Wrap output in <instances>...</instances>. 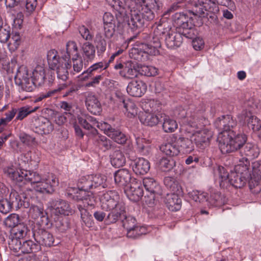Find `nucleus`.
<instances>
[{
	"instance_id": "0e129e2a",
	"label": "nucleus",
	"mask_w": 261,
	"mask_h": 261,
	"mask_svg": "<svg viewBox=\"0 0 261 261\" xmlns=\"http://www.w3.org/2000/svg\"><path fill=\"white\" fill-rule=\"evenodd\" d=\"M66 87H67V85L64 84H63V85L60 86V87L57 89L54 90H50V91H49L45 93H41L38 97H36L35 101V102L40 101L44 98H47V97H49L52 96L54 93H55L57 91H61L63 89H64Z\"/></svg>"
},
{
	"instance_id": "864d4df0",
	"label": "nucleus",
	"mask_w": 261,
	"mask_h": 261,
	"mask_svg": "<svg viewBox=\"0 0 261 261\" xmlns=\"http://www.w3.org/2000/svg\"><path fill=\"white\" fill-rule=\"evenodd\" d=\"M37 109V107L33 109L32 107L28 106L20 108L17 110L18 114L15 118V120H22L29 114L35 112Z\"/></svg>"
},
{
	"instance_id": "423d86ee",
	"label": "nucleus",
	"mask_w": 261,
	"mask_h": 261,
	"mask_svg": "<svg viewBox=\"0 0 261 261\" xmlns=\"http://www.w3.org/2000/svg\"><path fill=\"white\" fill-rule=\"evenodd\" d=\"M237 125V122L233 119L232 116L227 115H223L218 118L215 122V126L219 130L221 131L218 139L219 141V148L221 150V142L225 136L231 135V132L235 136L242 135V134L237 133L236 131Z\"/></svg>"
},
{
	"instance_id": "f3484780",
	"label": "nucleus",
	"mask_w": 261,
	"mask_h": 261,
	"mask_svg": "<svg viewBox=\"0 0 261 261\" xmlns=\"http://www.w3.org/2000/svg\"><path fill=\"white\" fill-rule=\"evenodd\" d=\"M240 121L246 123L253 132L258 131L261 128V121L250 111L244 110L239 116Z\"/></svg>"
},
{
	"instance_id": "f8f14e48",
	"label": "nucleus",
	"mask_w": 261,
	"mask_h": 261,
	"mask_svg": "<svg viewBox=\"0 0 261 261\" xmlns=\"http://www.w3.org/2000/svg\"><path fill=\"white\" fill-rule=\"evenodd\" d=\"M49 204L51 214L55 216H69L74 213V210L65 200L61 199H52Z\"/></svg>"
},
{
	"instance_id": "bf43d9fd",
	"label": "nucleus",
	"mask_w": 261,
	"mask_h": 261,
	"mask_svg": "<svg viewBox=\"0 0 261 261\" xmlns=\"http://www.w3.org/2000/svg\"><path fill=\"white\" fill-rule=\"evenodd\" d=\"M19 216L15 214L10 215L5 220V225L10 228H14L17 227L20 223H19Z\"/></svg>"
},
{
	"instance_id": "0eeeda50",
	"label": "nucleus",
	"mask_w": 261,
	"mask_h": 261,
	"mask_svg": "<svg viewBox=\"0 0 261 261\" xmlns=\"http://www.w3.org/2000/svg\"><path fill=\"white\" fill-rule=\"evenodd\" d=\"M173 23L176 30H180L184 36L188 39H193L196 36V30L191 17L185 13H176L172 17Z\"/></svg>"
},
{
	"instance_id": "f704fd0d",
	"label": "nucleus",
	"mask_w": 261,
	"mask_h": 261,
	"mask_svg": "<svg viewBox=\"0 0 261 261\" xmlns=\"http://www.w3.org/2000/svg\"><path fill=\"white\" fill-rule=\"evenodd\" d=\"M111 164L116 168H119L125 164V158L120 150H115L111 155Z\"/></svg>"
},
{
	"instance_id": "4be33fe9",
	"label": "nucleus",
	"mask_w": 261,
	"mask_h": 261,
	"mask_svg": "<svg viewBox=\"0 0 261 261\" xmlns=\"http://www.w3.org/2000/svg\"><path fill=\"white\" fill-rule=\"evenodd\" d=\"M147 86L142 81H132L127 87V92L134 97H141L146 92Z\"/></svg>"
},
{
	"instance_id": "7ed1b4c3",
	"label": "nucleus",
	"mask_w": 261,
	"mask_h": 261,
	"mask_svg": "<svg viewBox=\"0 0 261 261\" xmlns=\"http://www.w3.org/2000/svg\"><path fill=\"white\" fill-rule=\"evenodd\" d=\"M28 74V70L25 66H20L17 70L15 76L17 84L21 86L23 91L32 92L37 86L42 85L45 79V69L40 65L37 66L32 72L31 76Z\"/></svg>"
},
{
	"instance_id": "6e6d98bb",
	"label": "nucleus",
	"mask_w": 261,
	"mask_h": 261,
	"mask_svg": "<svg viewBox=\"0 0 261 261\" xmlns=\"http://www.w3.org/2000/svg\"><path fill=\"white\" fill-rule=\"evenodd\" d=\"M163 120V128L165 132L171 133L177 128L176 121L169 118H164Z\"/></svg>"
},
{
	"instance_id": "4c0bfd02",
	"label": "nucleus",
	"mask_w": 261,
	"mask_h": 261,
	"mask_svg": "<svg viewBox=\"0 0 261 261\" xmlns=\"http://www.w3.org/2000/svg\"><path fill=\"white\" fill-rule=\"evenodd\" d=\"M121 100H122L121 107H123L125 109L127 117L130 118L135 117L138 113V109L135 103L128 99L126 100L121 98Z\"/></svg>"
},
{
	"instance_id": "cd10ccee",
	"label": "nucleus",
	"mask_w": 261,
	"mask_h": 261,
	"mask_svg": "<svg viewBox=\"0 0 261 261\" xmlns=\"http://www.w3.org/2000/svg\"><path fill=\"white\" fill-rule=\"evenodd\" d=\"M85 102L87 108L91 113L94 115L100 113L101 110V105L95 95L89 94Z\"/></svg>"
},
{
	"instance_id": "ea45409f",
	"label": "nucleus",
	"mask_w": 261,
	"mask_h": 261,
	"mask_svg": "<svg viewBox=\"0 0 261 261\" xmlns=\"http://www.w3.org/2000/svg\"><path fill=\"white\" fill-rule=\"evenodd\" d=\"M28 230L27 226L23 224H19L16 227L13 228V232L9 236V240H24L23 238L26 236Z\"/></svg>"
},
{
	"instance_id": "69168bd1",
	"label": "nucleus",
	"mask_w": 261,
	"mask_h": 261,
	"mask_svg": "<svg viewBox=\"0 0 261 261\" xmlns=\"http://www.w3.org/2000/svg\"><path fill=\"white\" fill-rule=\"evenodd\" d=\"M103 76L102 74H95L92 75V77L86 78V79H90L91 80L86 84V87H95L98 85L101 81L103 80Z\"/></svg>"
},
{
	"instance_id": "e2e57ef3",
	"label": "nucleus",
	"mask_w": 261,
	"mask_h": 261,
	"mask_svg": "<svg viewBox=\"0 0 261 261\" xmlns=\"http://www.w3.org/2000/svg\"><path fill=\"white\" fill-rule=\"evenodd\" d=\"M0 25V41L6 43L10 37V29L9 27Z\"/></svg>"
},
{
	"instance_id": "20e7f679",
	"label": "nucleus",
	"mask_w": 261,
	"mask_h": 261,
	"mask_svg": "<svg viewBox=\"0 0 261 261\" xmlns=\"http://www.w3.org/2000/svg\"><path fill=\"white\" fill-rule=\"evenodd\" d=\"M196 10L192 12L195 15L202 17H208L215 20L216 14L219 12V5L232 8L234 4L231 0H197L195 4Z\"/></svg>"
},
{
	"instance_id": "a18cd8bd",
	"label": "nucleus",
	"mask_w": 261,
	"mask_h": 261,
	"mask_svg": "<svg viewBox=\"0 0 261 261\" xmlns=\"http://www.w3.org/2000/svg\"><path fill=\"white\" fill-rule=\"evenodd\" d=\"M76 199L77 200L83 201L85 204L88 205L93 204V197L91 194H90L88 191L79 189L75 195Z\"/></svg>"
},
{
	"instance_id": "b1692460",
	"label": "nucleus",
	"mask_w": 261,
	"mask_h": 261,
	"mask_svg": "<svg viewBox=\"0 0 261 261\" xmlns=\"http://www.w3.org/2000/svg\"><path fill=\"white\" fill-rule=\"evenodd\" d=\"M251 177V174L245 175L243 174L238 173L237 171L231 172L229 175V185H231L236 188H241L246 183L247 181Z\"/></svg>"
},
{
	"instance_id": "a878e982",
	"label": "nucleus",
	"mask_w": 261,
	"mask_h": 261,
	"mask_svg": "<svg viewBox=\"0 0 261 261\" xmlns=\"http://www.w3.org/2000/svg\"><path fill=\"white\" fill-rule=\"evenodd\" d=\"M132 168L136 174L144 175L150 169V163L143 158H138L132 163Z\"/></svg>"
},
{
	"instance_id": "1a4fd4ad",
	"label": "nucleus",
	"mask_w": 261,
	"mask_h": 261,
	"mask_svg": "<svg viewBox=\"0 0 261 261\" xmlns=\"http://www.w3.org/2000/svg\"><path fill=\"white\" fill-rule=\"evenodd\" d=\"M115 70H119L120 76L126 79H133L138 76L142 66L136 62L128 61L121 62L117 61L114 67Z\"/></svg>"
},
{
	"instance_id": "dca6fc26",
	"label": "nucleus",
	"mask_w": 261,
	"mask_h": 261,
	"mask_svg": "<svg viewBox=\"0 0 261 261\" xmlns=\"http://www.w3.org/2000/svg\"><path fill=\"white\" fill-rule=\"evenodd\" d=\"M127 197L132 201H138L143 196V190L141 180L133 179L129 186L125 189Z\"/></svg>"
},
{
	"instance_id": "6ab92c4d",
	"label": "nucleus",
	"mask_w": 261,
	"mask_h": 261,
	"mask_svg": "<svg viewBox=\"0 0 261 261\" xmlns=\"http://www.w3.org/2000/svg\"><path fill=\"white\" fill-rule=\"evenodd\" d=\"M101 126L105 134L116 143L123 144L126 142L127 139V137L120 130L105 122L101 124Z\"/></svg>"
},
{
	"instance_id": "c03bdc74",
	"label": "nucleus",
	"mask_w": 261,
	"mask_h": 261,
	"mask_svg": "<svg viewBox=\"0 0 261 261\" xmlns=\"http://www.w3.org/2000/svg\"><path fill=\"white\" fill-rule=\"evenodd\" d=\"M164 184L172 193L178 195L181 191V187L178 182L174 178L171 177H167L164 179Z\"/></svg>"
},
{
	"instance_id": "49530a36",
	"label": "nucleus",
	"mask_w": 261,
	"mask_h": 261,
	"mask_svg": "<svg viewBox=\"0 0 261 261\" xmlns=\"http://www.w3.org/2000/svg\"><path fill=\"white\" fill-rule=\"evenodd\" d=\"M159 168L164 172L172 170L175 166V161L173 159L162 158L158 163Z\"/></svg>"
},
{
	"instance_id": "72a5a7b5",
	"label": "nucleus",
	"mask_w": 261,
	"mask_h": 261,
	"mask_svg": "<svg viewBox=\"0 0 261 261\" xmlns=\"http://www.w3.org/2000/svg\"><path fill=\"white\" fill-rule=\"evenodd\" d=\"M71 67V61H64L61 66L56 69V73L59 79L63 81H66L68 78V69Z\"/></svg>"
},
{
	"instance_id": "5701e85b",
	"label": "nucleus",
	"mask_w": 261,
	"mask_h": 261,
	"mask_svg": "<svg viewBox=\"0 0 261 261\" xmlns=\"http://www.w3.org/2000/svg\"><path fill=\"white\" fill-rule=\"evenodd\" d=\"M114 180L115 183L120 187H125L130 184L133 180L130 172L126 169L123 168L115 172Z\"/></svg>"
},
{
	"instance_id": "393cba45",
	"label": "nucleus",
	"mask_w": 261,
	"mask_h": 261,
	"mask_svg": "<svg viewBox=\"0 0 261 261\" xmlns=\"http://www.w3.org/2000/svg\"><path fill=\"white\" fill-rule=\"evenodd\" d=\"M139 118L142 123L150 126H155L162 121V116L155 115L153 112H142L139 114Z\"/></svg>"
},
{
	"instance_id": "37998d69",
	"label": "nucleus",
	"mask_w": 261,
	"mask_h": 261,
	"mask_svg": "<svg viewBox=\"0 0 261 261\" xmlns=\"http://www.w3.org/2000/svg\"><path fill=\"white\" fill-rule=\"evenodd\" d=\"M206 202L210 206H220L224 203V200L221 193L214 192L211 193Z\"/></svg>"
},
{
	"instance_id": "c756f323",
	"label": "nucleus",
	"mask_w": 261,
	"mask_h": 261,
	"mask_svg": "<svg viewBox=\"0 0 261 261\" xmlns=\"http://www.w3.org/2000/svg\"><path fill=\"white\" fill-rule=\"evenodd\" d=\"M214 173L216 176L219 177V183L220 187L227 188L229 186V178L230 174H228L225 168L221 166H217L214 169Z\"/></svg>"
},
{
	"instance_id": "9b49d317",
	"label": "nucleus",
	"mask_w": 261,
	"mask_h": 261,
	"mask_svg": "<svg viewBox=\"0 0 261 261\" xmlns=\"http://www.w3.org/2000/svg\"><path fill=\"white\" fill-rule=\"evenodd\" d=\"M42 226H35L32 229L33 236L37 244L46 247L55 245V239L53 234L46 230Z\"/></svg>"
},
{
	"instance_id": "9d476101",
	"label": "nucleus",
	"mask_w": 261,
	"mask_h": 261,
	"mask_svg": "<svg viewBox=\"0 0 261 261\" xmlns=\"http://www.w3.org/2000/svg\"><path fill=\"white\" fill-rule=\"evenodd\" d=\"M101 207L103 209L108 211L115 208H121L125 206V204L120 198L117 192L114 190L108 191L102 194L100 198Z\"/></svg>"
},
{
	"instance_id": "412c9836",
	"label": "nucleus",
	"mask_w": 261,
	"mask_h": 261,
	"mask_svg": "<svg viewBox=\"0 0 261 261\" xmlns=\"http://www.w3.org/2000/svg\"><path fill=\"white\" fill-rule=\"evenodd\" d=\"M212 137V133L210 131L203 129L193 133L191 138L197 146L199 148H204L208 144Z\"/></svg>"
},
{
	"instance_id": "774afa93",
	"label": "nucleus",
	"mask_w": 261,
	"mask_h": 261,
	"mask_svg": "<svg viewBox=\"0 0 261 261\" xmlns=\"http://www.w3.org/2000/svg\"><path fill=\"white\" fill-rule=\"evenodd\" d=\"M139 49L142 50V53L147 54H154L155 50L153 48L152 45L150 44H147L142 43L139 46Z\"/></svg>"
},
{
	"instance_id": "7c9ffc66",
	"label": "nucleus",
	"mask_w": 261,
	"mask_h": 261,
	"mask_svg": "<svg viewBox=\"0 0 261 261\" xmlns=\"http://www.w3.org/2000/svg\"><path fill=\"white\" fill-rule=\"evenodd\" d=\"M108 67V64L104 67V64L102 62L95 63L82 73V75L83 77L82 79L84 80H86V78L92 77V75H95V74H98V73L99 72L102 70L106 69Z\"/></svg>"
},
{
	"instance_id": "680f3d73",
	"label": "nucleus",
	"mask_w": 261,
	"mask_h": 261,
	"mask_svg": "<svg viewBox=\"0 0 261 261\" xmlns=\"http://www.w3.org/2000/svg\"><path fill=\"white\" fill-rule=\"evenodd\" d=\"M13 209L14 208L8 198H3L0 200V212L2 213L7 214L12 211Z\"/></svg>"
},
{
	"instance_id": "473e14b6",
	"label": "nucleus",
	"mask_w": 261,
	"mask_h": 261,
	"mask_svg": "<svg viewBox=\"0 0 261 261\" xmlns=\"http://www.w3.org/2000/svg\"><path fill=\"white\" fill-rule=\"evenodd\" d=\"M249 167L250 160L247 157H243L239 159L237 165L235 166L234 170L237 171L239 173L246 175L247 174H251Z\"/></svg>"
},
{
	"instance_id": "bb28decb",
	"label": "nucleus",
	"mask_w": 261,
	"mask_h": 261,
	"mask_svg": "<svg viewBox=\"0 0 261 261\" xmlns=\"http://www.w3.org/2000/svg\"><path fill=\"white\" fill-rule=\"evenodd\" d=\"M165 203L168 208L171 211H177L181 206V199L175 193L167 194Z\"/></svg>"
},
{
	"instance_id": "4d7b16f0",
	"label": "nucleus",
	"mask_w": 261,
	"mask_h": 261,
	"mask_svg": "<svg viewBox=\"0 0 261 261\" xmlns=\"http://www.w3.org/2000/svg\"><path fill=\"white\" fill-rule=\"evenodd\" d=\"M79 189L89 191L93 189L90 175L81 177L78 182Z\"/></svg>"
},
{
	"instance_id": "f257e3e1",
	"label": "nucleus",
	"mask_w": 261,
	"mask_h": 261,
	"mask_svg": "<svg viewBox=\"0 0 261 261\" xmlns=\"http://www.w3.org/2000/svg\"><path fill=\"white\" fill-rule=\"evenodd\" d=\"M231 135L225 136L222 140L221 151L223 154L229 153L239 150L242 155H245L249 160L257 158L259 154L258 148L255 145L246 143L247 136L243 134L235 136L231 132Z\"/></svg>"
},
{
	"instance_id": "13d9d810",
	"label": "nucleus",
	"mask_w": 261,
	"mask_h": 261,
	"mask_svg": "<svg viewBox=\"0 0 261 261\" xmlns=\"http://www.w3.org/2000/svg\"><path fill=\"white\" fill-rule=\"evenodd\" d=\"M55 226L60 232H64L69 228V222L66 218L60 217L56 221Z\"/></svg>"
},
{
	"instance_id": "a211bd4d",
	"label": "nucleus",
	"mask_w": 261,
	"mask_h": 261,
	"mask_svg": "<svg viewBox=\"0 0 261 261\" xmlns=\"http://www.w3.org/2000/svg\"><path fill=\"white\" fill-rule=\"evenodd\" d=\"M13 208H28L30 206L29 198L25 196H21L18 192L12 189L8 198Z\"/></svg>"
},
{
	"instance_id": "4468645a",
	"label": "nucleus",
	"mask_w": 261,
	"mask_h": 261,
	"mask_svg": "<svg viewBox=\"0 0 261 261\" xmlns=\"http://www.w3.org/2000/svg\"><path fill=\"white\" fill-rule=\"evenodd\" d=\"M59 182L56 177L53 175L48 176L47 178H42L36 186L34 190L40 193L52 194L55 191V188L58 185Z\"/></svg>"
},
{
	"instance_id": "aec40b11",
	"label": "nucleus",
	"mask_w": 261,
	"mask_h": 261,
	"mask_svg": "<svg viewBox=\"0 0 261 261\" xmlns=\"http://www.w3.org/2000/svg\"><path fill=\"white\" fill-rule=\"evenodd\" d=\"M184 33L180 30L176 32L170 30L166 34L165 41L166 46L169 48L179 47L183 42Z\"/></svg>"
},
{
	"instance_id": "f03ea898",
	"label": "nucleus",
	"mask_w": 261,
	"mask_h": 261,
	"mask_svg": "<svg viewBox=\"0 0 261 261\" xmlns=\"http://www.w3.org/2000/svg\"><path fill=\"white\" fill-rule=\"evenodd\" d=\"M141 10L132 12L130 19L128 20V25L133 30L140 29L152 20L154 12L160 10L162 4L159 0H141Z\"/></svg>"
},
{
	"instance_id": "338daca9",
	"label": "nucleus",
	"mask_w": 261,
	"mask_h": 261,
	"mask_svg": "<svg viewBox=\"0 0 261 261\" xmlns=\"http://www.w3.org/2000/svg\"><path fill=\"white\" fill-rule=\"evenodd\" d=\"M129 56L132 59L139 61L142 60L143 53L139 47H133L129 50Z\"/></svg>"
},
{
	"instance_id": "5fc2aeb1",
	"label": "nucleus",
	"mask_w": 261,
	"mask_h": 261,
	"mask_svg": "<svg viewBox=\"0 0 261 261\" xmlns=\"http://www.w3.org/2000/svg\"><path fill=\"white\" fill-rule=\"evenodd\" d=\"M121 221L122 226L127 230L134 228L137 224L135 218L130 215L126 216V213L124 214V216L122 217Z\"/></svg>"
},
{
	"instance_id": "79ce46f5",
	"label": "nucleus",
	"mask_w": 261,
	"mask_h": 261,
	"mask_svg": "<svg viewBox=\"0 0 261 261\" xmlns=\"http://www.w3.org/2000/svg\"><path fill=\"white\" fill-rule=\"evenodd\" d=\"M193 140L185 138L184 137H180L177 141L178 145L180 146V151H181L184 153H190L194 150V145L193 144Z\"/></svg>"
},
{
	"instance_id": "3c124183",
	"label": "nucleus",
	"mask_w": 261,
	"mask_h": 261,
	"mask_svg": "<svg viewBox=\"0 0 261 261\" xmlns=\"http://www.w3.org/2000/svg\"><path fill=\"white\" fill-rule=\"evenodd\" d=\"M90 177L91 180L92 184L93 185V189L99 187L105 188L107 187V185L106 183V178L105 176L100 174L95 175H90Z\"/></svg>"
},
{
	"instance_id": "2f4dec72",
	"label": "nucleus",
	"mask_w": 261,
	"mask_h": 261,
	"mask_svg": "<svg viewBox=\"0 0 261 261\" xmlns=\"http://www.w3.org/2000/svg\"><path fill=\"white\" fill-rule=\"evenodd\" d=\"M83 59L86 61H92L95 57V47L89 42L83 44L82 48Z\"/></svg>"
},
{
	"instance_id": "2eb2a0df",
	"label": "nucleus",
	"mask_w": 261,
	"mask_h": 261,
	"mask_svg": "<svg viewBox=\"0 0 261 261\" xmlns=\"http://www.w3.org/2000/svg\"><path fill=\"white\" fill-rule=\"evenodd\" d=\"M143 184L147 191L150 193V199L148 204L152 206L154 204L155 198L162 194V190L159 184L153 178L146 177Z\"/></svg>"
},
{
	"instance_id": "8fccbe9b",
	"label": "nucleus",
	"mask_w": 261,
	"mask_h": 261,
	"mask_svg": "<svg viewBox=\"0 0 261 261\" xmlns=\"http://www.w3.org/2000/svg\"><path fill=\"white\" fill-rule=\"evenodd\" d=\"M77 207L80 212L81 218L83 222L86 225L90 226L92 224V216L86 209L85 205L77 204Z\"/></svg>"
},
{
	"instance_id": "ddd939ff",
	"label": "nucleus",
	"mask_w": 261,
	"mask_h": 261,
	"mask_svg": "<svg viewBox=\"0 0 261 261\" xmlns=\"http://www.w3.org/2000/svg\"><path fill=\"white\" fill-rule=\"evenodd\" d=\"M30 215L36 221V226L46 227L51 226L47 213L43 208L37 205H32L30 209Z\"/></svg>"
},
{
	"instance_id": "603ef678",
	"label": "nucleus",
	"mask_w": 261,
	"mask_h": 261,
	"mask_svg": "<svg viewBox=\"0 0 261 261\" xmlns=\"http://www.w3.org/2000/svg\"><path fill=\"white\" fill-rule=\"evenodd\" d=\"M107 3L121 15L125 14V4L120 0H106Z\"/></svg>"
},
{
	"instance_id": "e433bc0d",
	"label": "nucleus",
	"mask_w": 261,
	"mask_h": 261,
	"mask_svg": "<svg viewBox=\"0 0 261 261\" xmlns=\"http://www.w3.org/2000/svg\"><path fill=\"white\" fill-rule=\"evenodd\" d=\"M160 149L162 152L170 156H177L180 152L179 147L174 143H164L160 146Z\"/></svg>"
},
{
	"instance_id": "de8ad7c7",
	"label": "nucleus",
	"mask_w": 261,
	"mask_h": 261,
	"mask_svg": "<svg viewBox=\"0 0 261 261\" xmlns=\"http://www.w3.org/2000/svg\"><path fill=\"white\" fill-rule=\"evenodd\" d=\"M66 53L62 57L63 61H70L71 56L73 54L78 52V48L75 42L73 41H69L66 45Z\"/></svg>"
},
{
	"instance_id": "6e6552de",
	"label": "nucleus",
	"mask_w": 261,
	"mask_h": 261,
	"mask_svg": "<svg viewBox=\"0 0 261 261\" xmlns=\"http://www.w3.org/2000/svg\"><path fill=\"white\" fill-rule=\"evenodd\" d=\"M10 249L19 256L22 254L37 252L41 250L39 244L34 243L31 240L13 239L8 242Z\"/></svg>"
},
{
	"instance_id": "39448f33",
	"label": "nucleus",
	"mask_w": 261,
	"mask_h": 261,
	"mask_svg": "<svg viewBox=\"0 0 261 261\" xmlns=\"http://www.w3.org/2000/svg\"><path fill=\"white\" fill-rule=\"evenodd\" d=\"M5 174L16 185L19 187L27 183H30L34 189L38 182L41 180V176L36 172L30 170L24 171H15L12 168H9L5 172Z\"/></svg>"
},
{
	"instance_id": "c85d7f7f",
	"label": "nucleus",
	"mask_w": 261,
	"mask_h": 261,
	"mask_svg": "<svg viewBox=\"0 0 261 261\" xmlns=\"http://www.w3.org/2000/svg\"><path fill=\"white\" fill-rule=\"evenodd\" d=\"M109 213L107 215L105 219V223L110 224L116 223L119 220H121L124 214L126 213L125 206H122V208H115L113 210H109Z\"/></svg>"
},
{
	"instance_id": "c9c22d12",
	"label": "nucleus",
	"mask_w": 261,
	"mask_h": 261,
	"mask_svg": "<svg viewBox=\"0 0 261 261\" xmlns=\"http://www.w3.org/2000/svg\"><path fill=\"white\" fill-rule=\"evenodd\" d=\"M94 43L97 49V53L98 56L103 54L106 50L107 42L101 32H98L95 35Z\"/></svg>"
},
{
	"instance_id": "052dcab7",
	"label": "nucleus",
	"mask_w": 261,
	"mask_h": 261,
	"mask_svg": "<svg viewBox=\"0 0 261 261\" xmlns=\"http://www.w3.org/2000/svg\"><path fill=\"white\" fill-rule=\"evenodd\" d=\"M17 112V110L13 108L11 111L6 113V117H3L0 119V126L4 127L9 122L12 120Z\"/></svg>"
},
{
	"instance_id": "58836bf2",
	"label": "nucleus",
	"mask_w": 261,
	"mask_h": 261,
	"mask_svg": "<svg viewBox=\"0 0 261 261\" xmlns=\"http://www.w3.org/2000/svg\"><path fill=\"white\" fill-rule=\"evenodd\" d=\"M165 36L166 33L165 32L158 28L154 30L150 41L151 44L154 49L161 47L162 41L163 39H165Z\"/></svg>"
},
{
	"instance_id": "09e8293b",
	"label": "nucleus",
	"mask_w": 261,
	"mask_h": 261,
	"mask_svg": "<svg viewBox=\"0 0 261 261\" xmlns=\"http://www.w3.org/2000/svg\"><path fill=\"white\" fill-rule=\"evenodd\" d=\"M137 149L143 155H147L149 153L150 146L148 140L142 138H137L136 139Z\"/></svg>"
},
{
	"instance_id": "a19ab883",
	"label": "nucleus",
	"mask_w": 261,
	"mask_h": 261,
	"mask_svg": "<svg viewBox=\"0 0 261 261\" xmlns=\"http://www.w3.org/2000/svg\"><path fill=\"white\" fill-rule=\"evenodd\" d=\"M94 144L99 148L103 151L108 150L113 146L112 142L104 136H98L95 137Z\"/></svg>"
}]
</instances>
